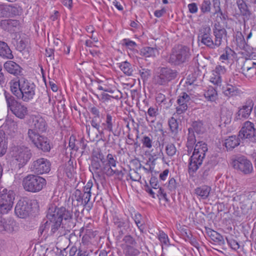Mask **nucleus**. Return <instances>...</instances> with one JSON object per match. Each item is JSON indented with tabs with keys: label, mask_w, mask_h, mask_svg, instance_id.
<instances>
[{
	"label": "nucleus",
	"mask_w": 256,
	"mask_h": 256,
	"mask_svg": "<svg viewBox=\"0 0 256 256\" xmlns=\"http://www.w3.org/2000/svg\"><path fill=\"white\" fill-rule=\"evenodd\" d=\"M236 52L232 50L229 46H226L224 50V52L220 57V60H227L232 59Z\"/></svg>",
	"instance_id": "nucleus-35"
},
{
	"label": "nucleus",
	"mask_w": 256,
	"mask_h": 256,
	"mask_svg": "<svg viewBox=\"0 0 256 256\" xmlns=\"http://www.w3.org/2000/svg\"><path fill=\"white\" fill-rule=\"evenodd\" d=\"M214 36L215 49L220 48L224 44V40H227V31L219 23L215 24L212 28Z\"/></svg>",
	"instance_id": "nucleus-13"
},
{
	"label": "nucleus",
	"mask_w": 256,
	"mask_h": 256,
	"mask_svg": "<svg viewBox=\"0 0 256 256\" xmlns=\"http://www.w3.org/2000/svg\"><path fill=\"white\" fill-rule=\"evenodd\" d=\"M236 40L237 45L241 48H244L247 46V42L244 39V34L240 32L236 33Z\"/></svg>",
	"instance_id": "nucleus-38"
},
{
	"label": "nucleus",
	"mask_w": 256,
	"mask_h": 256,
	"mask_svg": "<svg viewBox=\"0 0 256 256\" xmlns=\"http://www.w3.org/2000/svg\"><path fill=\"white\" fill-rule=\"evenodd\" d=\"M7 148L5 134L3 132L0 131V156H2L6 154Z\"/></svg>",
	"instance_id": "nucleus-36"
},
{
	"label": "nucleus",
	"mask_w": 256,
	"mask_h": 256,
	"mask_svg": "<svg viewBox=\"0 0 256 256\" xmlns=\"http://www.w3.org/2000/svg\"><path fill=\"white\" fill-rule=\"evenodd\" d=\"M139 72L144 82L147 80L152 74L151 70L148 68H142Z\"/></svg>",
	"instance_id": "nucleus-47"
},
{
	"label": "nucleus",
	"mask_w": 256,
	"mask_h": 256,
	"mask_svg": "<svg viewBox=\"0 0 256 256\" xmlns=\"http://www.w3.org/2000/svg\"><path fill=\"white\" fill-rule=\"evenodd\" d=\"M212 71L214 72V74L221 76L226 72V70L224 66L218 65L216 66L214 70Z\"/></svg>",
	"instance_id": "nucleus-51"
},
{
	"label": "nucleus",
	"mask_w": 256,
	"mask_h": 256,
	"mask_svg": "<svg viewBox=\"0 0 256 256\" xmlns=\"http://www.w3.org/2000/svg\"><path fill=\"white\" fill-rule=\"evenodd\" d=\"M161 155L163 156V153L161 150L158 154H156L154 153L150 155V160L152 161V163H154L159 158L158 156H161Z\"/></svg>",
	"instance_id": "nucleus-63"
},
{
	"label": "nucleus",
	"mask_w": 256,
	"mask_h": 256,
	"mask_svg": "<svg viewBox=\"0 0 256 256\" xmlns=\"http://www.w3.org/2000/svg\"><path fill=\"white\" fill-rule=\"evenodd\" d=\"M177 76L176 70L162 68L158 74L154 76V82L158 86H166L170 81L176 78Z\"/></svg>",
	"instance_id": "nucleus-9"
},
{
	"label": "nucleus",
	"mask_w": 256,
	"mask_h": 256,
	"mask_svg": "<svg viewBox=\"0 0 256 256\" xmlns=\"http://www.w3.org/2000/svg\"><path fill=\"white\" fill-rule=\"evenodd\" d=\"M189 12L191 14H196L198 12V8L197 4L195 2L189 4L188 5Z\"/></svg>",
	"instance_id": "nucleus-56"
},
{
	"label": "nucleus",
	"mask_w": 256,
	"mask_h": 256,
	"mask_svg": "<svg viewBox=\"0 0 256 256\" xmlns=\"http://www.w3.org/2000/svg\"><path fill=\"white\" fill-rule=\"evenodd\" d=\"M236 4L240 14L248 19L251 13L246 2L244 0H237Z\"/></svg>",
	"instance_id": "nucleus-29"
},
{
	"label": "nucleus",
	"mask_w": 256,
	"mask_h": 256,
	"mask_svg": "<svg viewBox=\"0 0 256 256\" xmlns=\"http://www.w3.org/2000/svg\"><path fill=\"white\" fill-rule=\"evenodd\" d=\"M178 184L176 182V180L172 178L169 181L168 185V188L171 192L174 191L178 186Z\"/></svg>",
	"instance_id": "nucleus-50"
},
{
	"label": "nucleus",
	"mask_w": 256,
	"mask_h": 256,
	"mask_svg": "<svg viewBox=\"0 0 256 256\" xmlns=\"http://www.w3.org/2000/svg\"><path fill=\"white\" fill-rule=\"evenodd\" d=\"M74 198L76 201H78V204L84 206L83 198L82 197L81 192L80 190H76L75 191Z\"/></svg>",
	"instance_id": "nucleus-54"
},
{
	"label": "nucleus",
	"mask_w": 256,
	"mask_h": 256,
	"mask_svg": "<svg viewBox=\"0 0 256 256\" xmlns=\"http://www.w3.org/2000/svg\"><path fill=\"white\" fill-rule=\"evenodd\" d=\"M4 68L10 74L18 75L22 72L20 66L13 61H8L4 64Z\"/></svg>",
	"instance_id": "nucleus-21"
},
{
	"label": "nucleus",
	"mask_w": 256,
	"mask_h": 256,
	"mask_svg": "<svg viewBox=\"0 0 256 256\" xmlns=\"http://www.w3.org/2000/svg\"><path fill=\"white\" fill-rule=\"evenodd\" d=\"M189 47L182 44L175 46L171 50L168 62L172 65L178 66L188 62L191 58Z\"/></svg>",
	"instance_id": "nucleus-4"
},
{
	"label": "nucleus",
	"mask_w": 256,
	"mask_h": 256,
	"mask_svg": "<svg viewBox=\"0 0 256 256\" xmlns=\"http://www.w3.org/2000/svg\"><path fill=\"white\" fill-rule=\"evenodd\" d=\"M30 208L26 200H20L15 207V214L20 218H24L27 216L30 211Z\"/></svg>",
	"instance_id": "nucleus-18"
},
{
	"label": "nucleus",
	"mask_w": 256,
	"mask_h": 256,
	"mask_svg": "<svg viewBox=\"0 0 256 256\" xmlns=\"http://www.w3.org/2000/svg\"><path fill=\"white\" fill-rule=\"evenodd\" d=\"M10 86L12 94L24 102H29L34 98L36 86L26 79L12 80L10 82Z\"/></svg>",
	"instance_id": "nucleus-2"
},
{
	"label": "nucleus",
	"mask_w": 256,
	"mask_h": 256,
	"mask_svg": "<svg viewBox=\"0 0 256 256\" xmlns=\"http://www.w3.org/2000/svg\"><path fill=\"white\" fill-rule=\"evenodd\" d=\"M151 186L154 189H158L159 188L158 178L155 176H152L150 180Z\"/></svg>",
	"instance_id": "nucleus-57"
},
{
	"label": "nucleus",
	"mask_w": 256,
	"mask_h": 256,
	"mask_svg": "<svg viewBox=\"0 0 256 256\" xmlns=\"http://www.w3.org/2000/svg\"><path fill=\"white\" fill-rule=\"evenodd\" d=\"M211 5L210 0H204L200 6L201 12L203 14L210 12L211 10Z\"/></svg>",
	"instance_id": "nucleus-42"
},
{
	"label": "nucleus",
	"mask_w": 256,
	"mask_h": 256,
	"mask_svg": "<svg viewBox=\"0 0 256 256\" xmlns=\"http://www.w3.org/2000/svg\"><path fill=\"white\" fill-rule=\"evenodd\" d=\"M35 144V146L44 152H48L50 150V145L48 138L42 136Z\"/></svg>",
	"instance_id": "nucleus-23"
},
{
	"label": "nucleus",
	"mask_w": 256,
	"mask_h": 256,
	"mask_svg": "<svg viewBox=\"0 0 256 256\" xmlns=\"http://www.w3.org/2000/svg\"><path fill=\"white\" fill-rule=\"evenodd\" d=\"M50 161L44 158H40L34 160L32 164L30 170L38 174L48 172L50 170Z\"/></svg>",
	"instance_id": "nucleus-14"
},
{
	"label": "nucleus",
	"mask_w": 256,
	"mask_h": 256,
	"mask_svg": "<svg viewBox=\"0 0 256 256\" xmlns=\"http://www.w3.org/2000/svg\"><path fill=\"white\" fill-rule=\"evenodd\" d=\"M158 52V50L150 46L143 48L140 50V54L146 58L156 56V53Z\"/></svg>",
	"instance_id": "nucleus-33"
},
{
	"label": "nucleus",
	"mask_w": 256,
	"mask_h": 256,
	"mask_svg": "<svg viewBox=\"0 0 256 256\" xmlns=\"http://www.w3.org/2000/svg\"><path fill=\"white\" fill-rule=\"evenodd\" d=\"M113 222L116 226V230L118 233L116 236V245L121 247L132 246L135 243V240L131 236L127 235L122 237L126 232L124 222L118 218H113Z\"/></svg>",
	"instance_id": "nucleus-5"
},
{
	"label": "nucleus",
	"mask_w": 256,
	"mask_h": 256,
	"mask_svg": "<svg viewBox=\"0 0 256 256\" xmlns=\"http://www.w3.org/2000/svg\"><path fill=\"white\" fill-rule=\"evenodd\" d=\"M19 26L18 21L14 20H4L1 21L0 26L4 30H13L14 28Z\"/></svg>",
	"instance_id": "nucleus-25"
},
{
	"label": "nucleus",
	"mask_w": 256,
	"mask_h": 256,
	"mask_svg": "<svg viewBox=\"0 0 256 256\" xmlns=\"http://www.w3.org/2000/svg\"><path fill=\"white\" fill-rule=\"evenodd\" d=\"M206 233L211 239L220 246H224L225 244L224 238L220 234L208 228L206 229Z\"/></svg>",
	"instance_id": "nucleus-22"
},
{
	"label": "nucleus",
	"mask_w": 256,
	"mask_h": 256,
	"mask_svg": "<svg viewBox=\"0 0 256 256\" xmlns=\"http://www.w3.org/2000/svg\"><path fill=\"white\" fill-rule=\"evenodd\" d=\"M10 155L20 166L26 164L31 157L30 150L24 146L13 148L10 152Z\"/></svg>",
	"instance_id": "nucleus-10"
},
{
	"label": "nucleus",
	"mask_w": 256,
	"mask_h": 256,
	"mask_svg": "<svg viewBox=\"0 0 256 256\" xmlns=\"http://www.w3.org/2000/svg\"><path fill=\"white\" fill-rule=\"evenodd\" d=\"M191 130V128L188 129V134L187 138L186 147L188 149L190 148V150H192L194 144H196V138L194 132H192Z\"/></svg>",
	"instance_id": "nucleus-37"
},
{
	"label": "nucleus",
	"mask_w": 256,
	"mask_h": 256,
	"mask_svg": "<svg viewBox=\"0 0 256 256\" xmlns=\"http://www.w3.org/2000/svg\"><path fill=\"white\" fill-rule=\"evenodd\" d=\"M254 106V103L250 100H246L238 112V118H248L251 114Z\"/></svg>",
	"instance_id": "nucleus-20"
},
{
	"label": "nucleus",
	"mask_w": 256,
	"mask_h": 256,
	"mask_svg": "<svg viewBox=\"0 0 256 256\" xmlns=\"http://www.w3.org/2000/svg\"><path fill=\"white\" fill-rule=\"evenodd\" d=\"M6 102L8 110H10L17 118L24 120L28 116V109L24 104L13 98H6Z\"/></svg>",
	"instance_id": "nucleus-7"
},
{
	"label": "nucleus",
	"mask_w": 256,
	"mask_h": 256,
	"mask_svg": "<svg viewBox=\"0 0 256 256\" xmlns=\"http://www.w3.org/2000/svg\"><path fill=\"white\" fill-rule=\"evenodd\" d=\"M240 92L241 91L238 88L230 84H227L223 92L224 96L229 98L238 95Z\"/></svg>",
	"instance_id": "nucleus-28"
},
{
	"label": "nucleus",
	"mask_w": 256,
	"mask_h": 256,
	"mask_svg": "<svg viewBox=\"0 0 256 256\" xmlns=\"http://www.w3.org/2000/svg\"><path fill=\"white\" fill-rule=\"evenodd\" d=\"M191 131L196 132L198 134H202L206 132V127L202 120H196L192 122Z\"/></svg>",
	"instance_id": "nucleus-24"
},
{
	"label": "nucleus",
	"mask_w": 256,
	"mask_h": 256,
	"mask_svg": "<svg viewBox=\"0 0 256 256\" xmlns=\"http://www.w3.org/2000/svg\"><path fill=\"white\" fill-rule=\"evenodd\" d=\"M158 110L152 107H150L148 110L147 114L149 118L146 116V120L148 122H153L154 121V118L156 116Z\"/></svg>",
	"instance_id": "nucleus-43"
},
{
	"label": "nucleus",
	"mask_w": 256,
	"mask_h": 256,
	"mask_svg": "<svg viewBox=\"0 0 256 256\" xmlns=\"http://www.w3.org/2000/svg\"><path fill=\"white\" fill-rule=\"evenodd\" d=\"M168 125L172 133L176 136L178 133V122L174 117H172L168 120Z\"/></svg>",
	"instance_id": "nucleus-40"
},
{
	"label": "nucleus",
	"mask_w": 256,
	"mask_h": 256,
	"mask_svg": "<svg viewBox=\"0 0 256 256\" xmlns=\"http://www.w3.org/2000/svg\"><path fill=\"white\" fill-rule=\"evenodd\" d=\"M108 162L104 167V172L107 175L111 176L112 174V169L111 168V160H112V154L108 155Z\"/></svg>",
	"instance_id": "nucleus-45"
},
{
	"label": "nucleus",
	"mask_w": 256,
	"mask_h": 256,
	"mask_svg": "<svg viewBox=\"0 0 256 256\" xmlns=\"http://www.w3.org/2000/svg\"><path fill=\"white\" fill-rule=\"evenodd\" d=\"M61 2L68 9H71L72 7V0H61Z\"/></svg>",
	"instance_id": "nucleus-62"
},
{
	"label": "nucleus",
	"mask_w": 256,
	"mask_h": 256,
	"mask_svg": "<svg viewBox=\"0 0 256 256\" xmlns=\"http://www.w3.org/2000/svg\"><path fill=\"white\" fill-rule=\"evenodd\" d=\"M204 95L208 101L213 102L218 99L217 91L215 88L212 86L208 88Z\"/></svg>",
	"instance_id": "nucleus-30"
},
{
	"label": "nucleus",
	"mask_w": 256,
	"mask_h": 256,
	"mask_svg": "<svg viewBox=\"0 0 256 256\" xmlns=\"http://www.w3.org/2000/svg\"><path fill=\"white\" fill-rule=\"evenodd\" d=\"M210 81L214 84L217 86H220L222 82L221 76L214 74V72H212V75L210 78Z\"/></svg>",
	"instance_id": "nucleus-44"
},
{
	"label": "nucleus",
	"mask_w": 256,
	"mask_h": 256,
	"mask_svg": "<svg viewBox=\"0 0 256 256\" xmlns=\"http://www.w3.org/2000/svg\"><path fill=\"white\" fill-rule=\"evenodd\" d=\"M240 144L239 138L236 136H232L225 140L224 145L228 150H232Z\"/></svg>",
	"instance_id": "nucleus-26"
},
{
	"label": "nucleus",
	"mask_w": 256,
	"mask_h": 256,
	"mask_svg": "<svg viewBox=\"0 0 256 256\" xmlns=\"http://www.w3.org/2000/svg\"><path fill=\"white\" fill-rule=\"evenodd\" d=\"M142 147L150 149L152 146V136L151 134L144 136L141 140Z\"/></svg>",
	"instance_id": "nucleus-41"
},
{
	"label": "nucleus",
	"mask_w": 256,
	"mask_h": 256,
	"mask_svg": "<svg viewBox=\"0 0 256 256\" xmlns=\"http://www.w3.org/2000/svg\"><path fill=\"white\" fill-rule=\"evenodd\" d=\"M232 166L234 169L240 170L245 174H250L253 170L251 162L244 156L238 157L234 160Z\"/></svg>",
	"instance_id": "nucleus-15"
},
{
	"label": "nucleus",
	"mask_w": 256,
	"mask_h": 256,
	"mask_svg": "<svg viewBox=\"0 0 256 256\" xmlns=\"http://www.w3.org/2000/svg\"><path fill=\"white\" fill-rule=\"evenodd\" d=\"M46 184V180L41 176L28 175L22 180L24 189L28 192H36L41 190Z\"/></svg>",
	"instance_id": "nucleus-6"
},
{
	"label": "nucleus",
	"mask_w": 256,
	"mask_h": 256,
	"mask_svg": "<svg viewBox=\"0 0 256 256\" xmlns=\"http://www.w3.org/2000/svg\"><path fill=\"white\" fill-rule=\"evenodd\" d=\"M83 200L84 202V206L86 205L90 201L91 197L90 194L84 193L82 195Z\"/></svg>",
	"instance_id": "nucleus-64"
},
{
	"label": "nucleus",
	"mask_w": 256,
	"mask_h": 256,
	"mask_svg": "<svg viewBox=\"0 0 256 256\" xmlns=\"http://www.w3.org/2000/svg\"><path fill=\"white\" fill-rule=\"evenodd\" d=\"M38 130L34 128H29L28 131V139L34 146L42 136L38 133Z\"/></svg>",
	"instance_id": "nucleus-32"
},
{
	"label": "nucleus",
	"mask_w": 256,
	"mask_h": 256,
	"mask_svg": "<svg viewBox=\"0 0 256 256\" xmlns=\"http://www.w3.org/2000/svg\"><path fill=\"white\" fill-rule=\"evenodd\" d=\"M123 45L126 46L130 50H133L137 46V44L134 41L130 40L128 38H124L122 40Z\"/></svg>",
	"instance_id": "nucleus-48"
},
{
	"label": "nucleus",
	"mask_w": 256,
	"mask_h": 256,
	"mask_svg": "<svg viewBox=\"0 0 256 256\" xmlns=\"http://www.w3.org/2000/svg\"><path fill=\"white\" fill-rule=\"evenodd\" d=\"M124 174L122 172V168L120 170H113V178L115 180H120L123 178Z\"/></svg>",
	"instance_id": "nucleus-55"
},
{
	"label": "nucleus",
	"mask_w": 256,
	"mask_h": 256,
	"mask_svg": "<svg viewBox=\"0 0 256 256\" xmlns=\"http://www.w3.org/2000/svg\"><path fill=\"white\" fill-rule=\"evenodd\" d=\"M15 198L14 192L8 188L0 191V212L2 214H7L11 210Z\"/></svg>",
	"instance_id": "nucleus-8"
},
{
	"label": "nucleus",
	"mask_w": 256,
	"mask_h": 256,
	"mask_svg": "<svg viewBox=\"0 0 256 256\" xmlns=\"http://www.w3.org/2000/svg\"><path fill=\"white\" fill-rule=\"evenodd\" d=\"M217 158L212 156L205 162L204 166L200 171V176L203 180H206L212 173L214 167L218 164Z\"/></svg>",
	"instance_id": "nucleus-16"
},
{
	"label": "nucleus",
	"mask_w": 256,
	"mask_h": 256,
	"mask_svg": "<svg viewBox=\"0 0 256 256\" xmlns=\"http://www.w3.org/2000/svg\"><path fill=\"white\" fill-rule=\"evenodd\" d=\"M158 239L160 242L166 245H168L169 240L168 236L163 232H160L158 236Z\"/></svg>",
	"instance_id": "nucleus-52"
},
{
	"label": "nucleus",
	"mask_w": 256,
	"mask_h": 256,
	"mask_svg": "<svg viewBox=\"0 0 256 256\" xmlns=\"http://www.w3.org/2000/svg\"><path fill=\"white\" fill-rule=\"evenodd\" d=\"M198 39L199 42H200L202 44L208 48L212 50L215 49L214 40L212 38L211 28L210 26H205L200 30Z\"/></svg>",
	"instance_id": "nucleus-12"
},
{
	"label": "nucleus",
	"mask_w": 256,
	"mask_h": 256,
	"mask_svg": "<svg viewBox=\"0 0 256 256\" xmlns=\"http://www.w3.org/2000/svg\"><path fill=\"white\" fill-rule=\"evenodd\" d=\"M93 184L92 182L88 181L84 188V193L90 194L91 188L92 187Z\"/></svg>",
	"instance_id": "nucleus-60"
},
{
	"label": "nucleus",
	"mask_w": 256,
	"mask_h": 256,
	"mask_svg": "<svg viewBox=\"0 0 256 256\" xmlns=\"http://www.w3.org/2000/svg\"><path fill=\"white\" fill-rule=\"evenodd\" d=\"M211 190V188L208 186H202L196 188L194 190L195 194L200 196L202 199L208 198Z\"/></svg>",
	"instance_id": "nucleus-27"
},
{
	"label": "nucleus",
	"mask_w": 256,
	"mask_h": 256,
	"mask_svg": "<svg viewBox=\"0 0 256 256\" xmlns=\"http://www.w3.org/2000/svg\"><path fill=\"white\" fill-rule=\"evenodd\" d=\"M28 122L31 127L30 128H34L40 132H43L45 130L46 122L40 114L30 115Z\"/></svg>",
	"instance_id": "nucleus-17"
},
{
	"label": "nucleus",
	"mask_w": 256,
	"mask_h": 256,
	"mask_svg": "<svg viewBox=\"0 0 256 256\" xmlns=\"http://www.w3.org/2000/svg\"><path fill=\"white\" fill-rule=\"evenodd\" d=\"M226 240L228 244L232 249L236 250L240 248V245L237 242V241H236V240H228V239H226Z\"/></svg>",
	"instance_id": "nucleus-58"
},
{
	"label": "nucleus",
	"mask_w": 256,
	"mask_h": 256,
	"mask_svg": "<svg viewBox=\"0 0 256 256\" xmlns=\"http://www.w3.org/2000/svg\"><path fill=\"white\" fill-rule=\"evenodd\" d=\"M134 220L138 226V227L140 229V228H143L144 222H142V215L138 212L134 214Z\"/></svg>",
	"instance_id": "nucleus-49"
},
{
	"label": "nucleus",
	"mask_w": 256,
	"mask_h": 256,
	"mask_svg": "<svg viewBox=\"0 0 256 256\" xmlns=\"http://www.w3.org/2000/svg\"><path fill=\"white\" fill-rule=\"evenodd\" d=\"M0 56L7 58L12 59L13 58L12 51L8 44L3 42L0 41Z\"/></svg>",
	"instance_id": "nucleus-31"
},
{
	"label": "nucleus",
	"mask_w": 256,
	"mask_h": 256,
	"mask_svg": "<svg viewBox=\"0 0 256 256\" xmlns=\"http://www.w3.org/2000/svg\"><path fill=\"white\" fill-rule=\"evenodd\" d=\"M166 12V10L164 8H162L160 10H156L154 12V15L157 18H160Z\"/></svg>",
	"instance_id": "nucleus-61"
},
{
	"label": "nucleus",
	"mask_w": 256,
	"mask_h": 256,
	"mask_svg": "<svg viewBox=\"0 0 256 256\" xmlns=\"http://www.w3.org/2000/svg\"><path fill=\"white\" fill-rule=\"evenodd\" d=\"M208 150L205 142L200 141L196 143L192 154L188 160V172L190 175L193 176L201 166Z\"/></svg>",
	"instance_id": "nucleus-3"
},
{
	"label": "nucleus",
	"mask_w": 256,
	"mask_h": 256,
	"mask_svg": "<svg viewBox=\"0 0 256 256\" xmlns=\"http://www.w3.org/2000/svg\"><path fill=\"white\" fill-rule=\"evenodd\" d=\"M120 69L126 75L130 76L132 74L133 70L132 65L126 61L116 64Z\"/></svg>",
	"instance_id": "nucleus-34"
},
{
	"label": "nucleus",
	"mask_w": 256,
	"mask_h": 256,
	"mask_svg": "<svg viewBox=\"0 0 256 256\" xmlns=\"http://www.w3.org/2000/svg\"><path fill=\"white\" fill-rule=\"evenodd\" d=\"M190 100V96L186 92H183L177 100L178 106L176 108V113L178 114L184 112L188 109V103Z\"/></svg>",
	"instance_id": "nucleus-19"
},
{
	"label": "nucleus",
	"mask_w": 256,
	"mask_h": 256,
	"mask_svg": "<svg viewBox=\"0 0 256 256\" xmlns=\"http://www.w3.org/2000/svg\"><path fill=\"white\" fill-rule=\"evenodd\" d=\"M122 98V92L117 88L113 89V98L116 100L117 102H118V100Z\"/></svg>",
	"instance_id": "nucleus-59"
},
{
	"label": "nucleus",
	"mask_w": 256,
	"mask_h": 256,
	"mask_svg": "<svg viewBox=\"0 0 256 256\" xmlns=\"http://www.w3.org/2000/svg\"><path fill=\"white\" fill-rule=\"evenodd\" d=\"M238 136L242 140L256 142V129L254 124L249 121L246 122L239 132Z\"/></svg>",
	"instance_id": "nucleus-11"
},
{
	"label": "nucleus",
	"mask_w": 256,
	"mask_h": 256,
	"mask_svg": "<svg viewBox=\"0 0 256 256\" xmlns=\"http://www.w3.org/2000/svg\"><path fill=\"white\" fill-rule=\"evenodd\" d=\"M11 7L10 6H6L0 4V17L6 16L8 12L10 11Z\"/></svg>",
	"instance_id": "nucleus-53"
},
{
	"label": "nucleus",
	"mask_w": 256,
	"mask_h": 256,
	"mask_svg": "<svg viewBox=\"0 0 256 256\" xmlns=\"http://www.w3.org/2000/svg\"><path fill=\"white\" fill-rule=\"evenodd\" d=\"M242 70L244 72V74L246 77L252 76L254 74H256V64L252 62V66H248L246 65H244L242 67Z\"/></svg>",
	"instance_id": "nucleus-39"
},
{
	"label": "nucleus",
	"mask_w": 256,
	"mask_h": 256,
	"mask_svg": "<svg viewBox=\"0 0 256 256\" xmlns=\"http://www.w3.org/2000/svg\"><path fill=\"white\" fill-rule=\"evenodd\" d=\"M72 212L64 207L49 208L47 218L51 223V231L55 233L58 231L60 234H66L72 227Z\"/></svg>",
	"instance_id": "nucleus-1"
},
{
	"label": "nucleus",
	"mask_w": 256,
	"mask_h": 256,
	"mask_svg": "<svg viewBox=\"0 0 256 256\" xmlns=\"http://www.w3.org/2000/svg\"><path fill=\"white\" fill-rule=\"evenodd\" d=\"M166 153L169 156H172L176 154V148L173 144H168L166 147Z\"/></svg>",
	"instance_id": "nucleus-46"
}]
</instances>
